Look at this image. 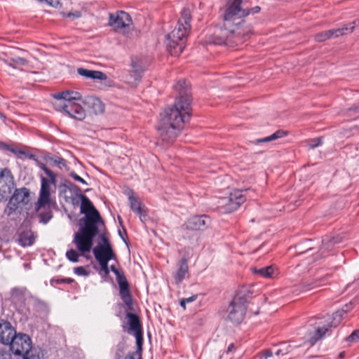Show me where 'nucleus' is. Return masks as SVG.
<instances>
[{"label": "nucleus", "instance_id": "obj_5", "mask_svg": "<svg viewBox=\"0 0 359 359\" xmlns=\"http://www.w3.org/2000/svg\"><path fill=\"white\" fill-rule=\"evenodd\" d=\"M55 109L63 111L69 117L78 121H83L86 116L85 109L76 101L81 100V95L76 91L66 90L54 94Z\"/></svg>", "mask_w": 359, "mask_h": 359}, {"label": "nucleus", "instance_id": "obj_40", "mask_svg": "<svg viewBox=\"0 0 359 359\" xmlns=\"http://www.w3.org/2000/svg\"><path fill=\"white\" fill-rule=\"evenodd\" d=\"M359 340V330H355L352 332L351 335H349L346 338V341L348 342H356Z\"/></svg>", "mask_w": 359, "mask_h": 359}, {"label": "nucleus", "instance_id": "obj_16", "mask_svg": "<svg viewBox=\"0 0 359 359\" xmlns=\"http://www.w3.org/2000/svg\"><path fill=\"white\" fill-rule=\"evenodd\" d=\"M16 334L15 329L8 321H0V342L8 344Z\"/></svg>", "mask_w": 359, "mask_h": 359}, {"label": "nucleus", "instance_id": "obj_26", "mask_svg": "<svg viewBox=\"0 0 359 359\" xmlns=\"http://www.w3.org/2000/svg\"><path fill=\"white\" fill-rule=\"evenodd\" d=\"M142 69L140 67L133 65L132 70L130 71L128 76L127 77V82L131 84L135 83L139 81L142 76Z\"/></svg>", "mask_w": 359, "mask_h": 359}, {"label": "nucleus", "instance_id": "obj_24", "mask_svg": "<svg viewBox=\"0 0 359 359\" xmlns=\"http://www.w3.org/2000/svg\"><path fill=\"white\" fill-rule=\"evenodd\" d=\"M253 272L262 278H273L277 276V270L273 266H268L260 269H254Z\"/></svg>", "mask_w": 359, "mask_h": 359}, {"label": "nucleus", "instance_id": "obj_34", "mask_svg": "<svg viewBox=\"0 0 359 359\" xmlns=\"http://www.w3.org/2000/svg\"><path fill=\"white\" fill-rule=\"evenodd\" d=\"M67 258L72 262H79V253L73 249L67 250L66 252Z\"/></svg>", "mask_w": 359, "mask_h": 359}, {"label": "nucleus", "instance_id": "obj_1", "mask_svg": "<svg viewBox=\"0 0 359 359\" xmlns=\"http://www.w3.org/2000/svg\"><path fill=\"white\" fill-rule=\"evenodd\" d=\"M174 88L179 96L175 104L165 110L161 114L162 118L158 126V130L163 142L169 144L172 143L181 131L183 123L190 118L189 109L191 106V97L190 85L186 80H180Z\"/></svg>", "mask_w": 359, "mask_h": 359}, {"label": "nucleus", "instance_id": "obj_29", "mask_svg": "<svg viewBox=\"0 0 359 359\" xmlns=\"http://www.w3.org/2000/svg\"><path fill=\"white\" fill-rule=\"evenodd\" d=\"M119 294L123 302L130 306L132 304V298L129 290V285L119 287Z\"/></svg>", "mask_w": 359, "mask_h": 359}, {"label": "nucleus", "instance_id": "obj_49", "mask_svg": "<svg viewBox=\"0 0 359 359\" xmlns=\"http://www.w3.org/2000/svg\"><path fill=\"white\" fill-rule=\"evenodd\" d=\"M125 359H142L140 358V353H130L128 354Z\"/></svg>", "mask_w": 359, "mask_h": 359}, {"label": "nucleus", "instance_id": "obj_25", "mask_svg": "<svg viewBox=\"0 0 359 359\" xmlns=\"http://www.w3.org/2000/svg\"><path fill=\"white\" fill-rule=\"evenodd\" d=\"M18 243L22 247L31 246L34 243V237L32 231H22L18 239Z\"/></svg>", "mask_w": 359, "mask_h": 359}, {"label": "nucleus", "instance_id": "obj_51", "mask_svg": "<svg viewBox=\"0 0 359 359\" xmlns=\"http://www.w3.org/2000/svg\"><path fill=\"white\" fill-rule=\"evenodd\" d=\"M116 359H121V358L122 357V355L123 356L124 355V348H118V351L116 352Z\"/></svg>", "mask_w": 359, "mask_h": 359}, {"label": "nucleus", "instance_id": "obj_50", "mask_svg": "<svg viewBox=\"0 0 359 359\" xmlns=\"http://www.w3.org/2000/svg\"><path fill=\"white\" fill-rule=\"evenodd\" d=\"M262 354L265 359H268L273 356V352L271 350H265L263 351Z\"/></svg>", "mask_w": 359, "mask_h": 359}, {"label": "nucleus", "instance_id": "obj_17", "mask_svg": "<svg viewBox=\"0 0 359 359\" xmlns=\"http://www.w3.org/2000/svg\"><path fill=\"white\" fill-rule=\"evenodd\" d=\"M83 102L92 113L96 115L102 114L104 111V104L96 97L88 96L84 99Z\"/></svg>", "mask_w": 359, "mask_h": 359}, {"label": "nucleus", "instance_id": "obj_2", "mask_svg": "<svg viewBox=\"0 0 359 359\" xmlns=\"http://www.w3.org/2000/svg\"><path fill=\"white\" fill-rule=\"evenodd\" d=\"M241 4L242 0H227L223 25L216 27L213 34L207 39L208 43L237 45L245 39V36L250 32V29H243V18L250 14V11L243 8Z\"/></svg>", "mask_w": 359, "mask_h": 359}, {"label": "nucleus", "instance_id": "obj_57", "mask_svg": "<svg viewBox=\"0 0 359 359\" xmlns=\"http://www.w3.org/2000/svg\"><path fill=\"white\" fill-rule=\"evenodd\" d=\"M234 348H235V346H234L233 344H229L228 346V348H227V353L231 352Z\"/></svg>", "mask_w": 359, "mask_h": 359}, {"label": "nucleus", "instance_id": "obj_3", "mask_svg": "<svg viewBox=\"0 0 359 359\" xmlns=\"http://www.w3.org/2000/svg\"><path fill=\"white\" fill-rule=\"evenodd\" d=\"M81 213L85 216L79 221V229L74 233L73 243L82 254L89 252L93 245L94 238L104 229V220L89 198L81 195Z\"/></svg>", "mask_w": 359, "mask_h": 359}, {"label": "nucleus", "instance_id": "obj_32", "mask_svg": "<svg viewBox=\"0 0 359 359\" xmlns=\"http://www.w3.org/2000/svg\"><path fill=\"white\" fill-rule=\"evenodd\" d=\"M54 165H57L60 169L67 168V161L61 157H50L48 158Z\"/></svg>", "mask_w": 359, "mask_h": 359}, {"label": "nucleus", "instance_id": "obj_37", "mask_svg": "<svg viewBox=\"0 0 359 359\" xmlns=\"http://www.w3.org/2000/svg\"><path fill=\"white\" fill-rule=\"evenodd\" d=\"M22 359H41L39 351L36 350L31 351L22 355Z\"/></svg>", "mask_w": 359, "mask_h": 359}, {"label": "nucleus", "instance_id": "obj_18", "mask_svg": "<svg viewBox=\"0 0 359 359\" xmlns=\"http://www.w3.org/2000/svg\"><path fill=\"white\" fill-rule=\"evenodd\" d=\"M189 273V266L187 260L182 258L177 263V269L173 273V278L176 284H180L186 278Z\"/></svg>", "mask_w": 359, "mask_h": 359}, {"label": "nucleus", "instance_id": "obj_28", "mask_svg": "<svg viewBox=\"0 0 359 359\" xmlns=\"http://www.w3.org/2000/svg\"><path fill=\"white\" fill-rule=\"evenodd\" d=\"M341 239L339 236L337 237H332L330 238L329 236H326L323 237L322 243H323V247L322 250H329L331 248L334 246V245L337 243H339L341 242Z\"/></svg>", "mask_w": 359, "mask_h": 359}, {"label": "nucleus", "instance_id": "obj_62", "mask_svg": "<svg viewBox=\"0 0 359 359\" xmlns=\"http://www.w3.org/2000/svg\"><path fill=\"white\" fill-rule=\"evenodd\" d=\"M72 280H71V279H68V280H67V282H68V283H70V282H72Z\"/></svg>", "mask_w": 359, "mask_h": 359}, {"label": "nucleus", "instance_id": "obj_23", "mask_svg": "<svg viewBox=\"0 0 359 359\" xmlns=\"http://www.w3.org/2000/svg\"><path fill=\"white\" fill-rule=\"evenodd\" d=\"M126 317L128 319V324L130 326V329L128 331L129 333H131V332H133L134 334L135 333H139L142 332L140 319L136 314L128 313L126 314Z\"/></svg>", "mask_w": 359, "mask_h": 359}, {"label": "nucleus", "instance_id": "obj_43", "mask_svg": "<svg viewBox=\"0 0 359 359\" xmlns=\"http://www.w3.org/2000/svg\"><path fill=\"white\" fill-rule=\"evenodd\" d=\"M108 262H109V261L98 262L101 266V270L107 276L109 273V268L108 266Z\"/></svg>", "mask_w": 359, "mask_h": 359}, {"label": "nucleus", "instance_id": "obj_45", "mask_svg": "<svg viewBox=\"0 0 359 359\" xmlns=\"http://www.w3.org/2000/svg\"><path fill=\"white\" fill-rule=\"evenodd\" d=\"M284 355L289 353L291 351L292 346L286 343H282L280 345Z\"/></svg>", "mask_w": 359, "mask_h": 359}, {"label": "nucleus", "instance_id": "obj_53", "mask_svg": "<svg viewBox=\"0 0 359 359\" xmlns=\"http://www.w3.org/2000/svg\"><path fill=\"white\" fill-rule=\"evenodd\" d=\"M24 156H25L27 158H29V159H32L33 161H34L36 162V161L38 159L35 155L34 154H28V153H26V154H23Z\"/></svg>", "mask_w": 359, "mask_h": 359}, {"label": "nucleus", "instance_id": "obj_30", "mask_svg": "<svg viewBox=\"0 0 359 359\" xmlns=\"http://www.w3.org/2000/svg\"><path fill=\"white\" fill-rule=\"evenodd\" d=\"M5 62L13 68H17L18 66L25 65L27 64V60L20 57H12L9 60H5Z\"/></svg>", "mask_w": 359, "mask_h": 359}, {"label": "nucleus", "instance_id": "obj_48", "mask_svg": "<svg viewBox=\"0 0 359 359\" xmlns=\"http://www.w3.org/2000/svg\"><path fill=\"white\" fill-rule=\"evenodd\" d=\"M6 149L11 151L12 153H13L14 154H26V152L22 151V150H20V149H15V148H13V147H11L9 146H6Z\"/></svg>", "mask_w": 359, "mask_h": 359}, {"label": "nucleus", "instance_id": "obj_44", "mask_svg": "<svg viewBox=\"0 0 359 359\" xmlns=\"http://www.w3.org/2000/svg\"><path fill=\"white\" fill-rule=\"evenodd\" d=\"M134 335L136 338L137 346H142V345H143V333H142V332H139V333H135Z\"/></svg>", "mask_w": 359, "mask_h": 359}, {"label": "nucleus", "instance_id": "obj_54", "mask_svg": "<svg viewBox=\"0 0 359 359\" xmlns=\"http://www.w3.org/2000/svg\"><path fill=\"white\" fill-rule=\"evenodd\" d=\"M261 8L259 6H255L253 7L252 8H251L250 11V13H257L260 11Z\"/></svg>", "mask_w": 359, "mask_h": 359}, {"label": "nucleus", "instance_id": "obj_33", "mask_svg": "<svg viewBox=\"0 0 359 359\" xmlns=\"http://www.w3.org/2000/svg\"><path fill=\"white\" fill-rule=\"evenodd\" d=\"M331 38V32L330 30L319 32L315 36L316 41L318 42H323Z\"/></svg>", "mask_w": 359, "mask_h": 359}, {"label": "nucleus", "instance_id": "obj_4", "mask_svg": "<svg viewBox=\"0 0 359 359\" xmlns=\"http://www.w3.org/2000/svg\"><path fill=\"white\" fill-rule=\"evenodd\" d=\"M190 20L189 9L184 8L181 12L177 26L167 36V49L170 55L178 56L184 48L187 36L191 29Z\"/></svg>", "mask_w": 359, "mask_h": 359}, {"label": "nucleus", "instance_id": "obj_47", "mask_svg": "<svg viewBox=\"0 0 359 359\" xmlns=\"http://www.w3.org/2000/svg\"><path fill=\"white\" fill-rule=\"evenodd\" d=\"M70 176L76 181L79 182L83 184H87V182L79 175H78L76 172H72L70 173Z\"/></svg>", "mask_w": 359, "mask_h": 359}, {"label": "nucleus", "instance_id": "obj_14", "mask_svg": "<svg viewBox=\"0 0 359 359\" xmlns=\"http://www.w3.org/2000/svg\"><path fill=\"white\" fill-rule=\"evenodd\" d=\"M13 177L8 169L0 172V196L5 197L11 192L13 186Z\"/></svg>", "mask_w": 359, "mask_h": 359}, {"label": "nucleus", "instance_id": "obj_35", "mask_svg": "<svg viewBox=\"0 0 359 359\" xmlns=\"http://www.w3.org/2000/svg\"><path fill=\"white\" fill-rule=\"evenodd\" d=\"M116 280H117L119 287H126V286L129 285L126 276L121 272L119 273H118L116 276Z\"/></svg>", "mask_w": 359, "mask_h": 359}, {"label": "nucleus", "instance_id": "obj_10", "mask_svg": "<svg viewBox=\"0 0 359 359\" xmlns=\"http://www.w3.org/2000/svg\"><path fill=\"white\" fill-rule=\"evenodd\" d=\"M245 200L246 198L243 194V191L236 190L231 193L227 198L222 200V205L220 207L221 211L225 213L235 211Z\"/></svg>", "mask_w": 359, "mask_h": 359}, {"label": "nucleus", "instance_id": "obj_9", "mask_svg": "<svg viewBox=\"0 0 359 359\" xmlns=\"http://www.w3.org/2000/svg\"><path fill=\"white\" fill-rule=\"evenodd\" d=\"M8 344L10 345V351L18 355L22 356L34 350L32 349L30 337L25 334H15Z\"/></svg>", "mask_w": 359, "mask_h": 359}, {"label": "nucleus", "instance_id": "obj_55", "mask_svg": "<svg viewBox=\"0 0 359 359\" xmlns=\"http://www.w3.org/2000/svg\"><path fill=\"white\" fill-rule=\"evenodd\" d=\"M111 271L112 272H114L115 273V275L116 276L118 273H120V271L116 268L115 266L114 265H111L109 268V271Z\"/></svg>", "mask_w": 359, "mask_h": 359}, {"label": "nucleus", "instance_id": "obj_27", "mask_svg": "<svg viewBox=\"0 0 359 359\" xmlns=\"http://www.w3.org/2000/svg\"><path fill=\"white\" fill-rule=\"evenodd\" d=\"M286 135H287L286 131H284L282 130H278L273 134H272L266 137L256 140L255 141V143L259 144V143L271 142V141L277 140L278 138L283 137L285 136Z\"/></svg>", "mask_w": 359, "mask_h": 359}, {"label": "nucleus", "instance_id": "obj_42", "mask_svg": "<svg viewBox=\"0 0 359 359\" xmlns=\"http://www.w3.org/2000/svg\"><path fill=\"white\" fill-rule=\"evenodd\" d=\"M0 359H11V355L8 351L0 348Z\"/></svg>", "mask_w": 359, "mask_h": 359}, {"label": "nucleus", "instance_id": "obj_12", "mask_svg": "<svg viewBox=\"0 0 359 359\" xmlns=\"http://www.w3.org/2000/svg\"><path fill=\"white\" fill-rule=\"evenodd\" d=\"M210 224V219L205 215L190 217L183 225L182 229L199 231L205 229Z\"/></svg>", "mask_w": 359, "mask_h": 359}, {"label": "nucleus", "instance_id": "obj_60", "mask_svg": "<svg viewBox=\"0 0 359 359\" xmlns=\"http://www.w3.org/2000/svg\"><path fill=\"white\" fill-rule=\"evenodd\" d=\"M5 118H6V116L2 113H0V118L4 120Z\"/></svg>", "mask_w": 359, "mask_h": 359}, {"label": "nucleus", "instance_id": "obj_61", "mask_svg": "<svg viewBox=\"0 0 359 359\" xmlns=\"http://www.w3.org/2000/svg\"><path fill=\"white\" fill-rule=\"evenodd\" d=\"M24 266H25V267L28 268L29 264H24Z\"/></svg>", "mask_w": 359, "mask_h": 359}, {"label": "nucleus", "instance_id": "obj_21", "mask_svg": "<svg viewBox=\"0 0 359 359\" xmlns=\"http://www.w3.org/2000/svg\"><path fill=\"white\" fill-rule=\"evenodd\" d=\"M77 72L79 75L87 78V79H92L94 80H106L107 79V75L100 71H95V70H90L84 68H79L77 69Z\"/></svg>", "mask_w": 359, "mask_h": 359}, {"label": "nucleus", "instance_id": "obj_39", "mask_svg": "<svg viewBox=\"0 0 359 359\" xmlns=\"http://www.w3.org/2000/svg\"><path fill=\"white\" fill-rule=\"evenodd\" d=\"M74 271L79 276H87L89 275V272L86 270L83 266H77L74 269Z\"/></svg>", "mask_w": 359, "mask_h": 359}, {"label": "nucleus", "instance_id": "obj_56", "mask_svg": "<svg viewBox=\"0 0 359 359\" xmlns=\"http://www.w3.org/2000/svg\"><path fill=\"white\" fill-rule=\"evenodd\" d=\"M275 354H276V355H277V356H278V355H284V354H283V351H282V349H281V348H280V347L278 349H277V350L276 351Z\"/></svg>", "mask_w": 359, "mask_h": 359}, {"label": "nucleus", "instance_id": "obj_7", "mask_svg": "<svg viewBox=\"0 0 359 359\" xmlns=\"http://www.w3.org/2000/svg\"><path fill=\"white\" fill-rule=\"evenodd\" d=\"M41 188L38 198V207L40 208L44 205L50 204V195L55 192L57 186V174L54 175V180L51 177L41 175Z\"/></svg>", "mask_w": 359, "mask_h": 359}, {"label": "nucleus", "instance_id": "obj_41", "mask_svg": "<svg viewBox=\"0 0 359 359\" xmlns=\"http://www.w3.org/2000/svg\"><path fill=\"white\" fill-rule=\"evenodd\" d=\"M100 239L102 241V244H99L97 246H111L109 239L106 236L104 233H101L100 235Z\"/></svg>", "mask_w": 359, "mask_h": 359}, {"label": "nucleus", "instance_id": "obj_20", "mask_svg": "<svg viewBox=\"0 0 359 359\" xmlns=\"http://www.w3.org/2000/svg\"><path fill=\"white\" fill-rule=\"evenodd\" d=\"M27 289L25 287H14L11 292L12 302L18 306L25 303Z\"/></svg>", "mask_w": 359, "mask_h": 359}, {"label": "nucleus", "instance_id": "obj_13", "mask_svg": "<svg viewBox=\"0 0 359 359\" xmlns=\"http://www.w3.org/2000/svg\"><path fill=\"white\" fill-rule=\"evenodd\" d=\"M29 191L27 188L17 189L11 198L8 208L11 211H15L20 204H27L29 202Z\"/></svg>", "mask_w": 359, "mask_h": 359}, {"label": "nucleus", "instance_id": "obj_52", "mask_svg": "<svg viewBox=\"0 0 359 359\" xmlns=\"http://www.w3.org/2000/svg\"><path fill=\"white\" fill-rule=\"evenodd\" d=\"M197 298V295H192L191 297H189L188 298H184V300L186 303H191L194 301H195Z\"/></svg>", "mask_w": 359, "mask_h": 359}, {"label": "nucleus", "instance_id": "obj_11", "mask_svg": "<svg viewBox=\"0 0 359 359\" xmlns=\"http://www.w3.org/2000/svg\"><path fill=\"white\" fill-rule=\"evenodd\" d=\"M245 301L241 297H236L231 302L229 308L228 318L233 323L239 324L244 318L246 311Z\"/></svg>", "mask_w": 359, "mask_h": 359}, {"label": "nucleus", "instance_id": "obj_58", "mask_svg": "<svg viewBox=\"0 0 359 359\" xmlns=\"http://www.w3.org/2000/svg\"><path fill=\"white\" fill-rule=\"evenodd\" d=\"M142 351V346H137V351L135 352H133V353H139L141 354Z\"/></svg>", "mask_w": 359, "mask_h": 359}, {"label": "nucleus", "instance_id": "obj_59", "mask_svg": "<svg viewBox=\"0 0 359 359\" xmlns=\"http://www.w3.org/2000/svg\"><path fill=\"white\" fill-rule=\"evenodd\" d=\"M186 302L184 300V299H181L180 301V305L181 306H182L184 309H186Z\"/></svg>", "mask_w": 359, "mask_h": 359}, {"label": "nucleus", "instance_id": "obj_8", "mask_svg": "<svg viewBox=\"0 0 359 359\" xmlns=\"http://www.w3.org/2000/svg\"><path fill=\"white\" fill-rule=\"evenodd\" d=\"M109 25L116 32L126 34L132 27V18L128 13L118 11L109 15Z\"/></svg>", "mask_w": 359, "mask_h": 359}, {"label": "nucleus", "instance_id": "obj_63", "mask_svg": "<svg viewBox=\"0 0 359 359\" xmlns=\"http://www.w3.org/2000/svg\"><path fill=\"white\" fill-rule=\"evenodd\" d=\"M343 355H344V353H340V357H343Z\"/></svg>", "mask_w": 359, "mask_h": 359}, {"label": "nucleus", "instance_id": "obj_15", "mask_svg": "<svg viewBox=\"0 0 359 359\" xmlns=\"http://www.w3.org/2000/svg\"><path fill=\"white\" fill-rule=\"evenodd\" d=\"M93 252L98 262L109 261L116 257L111 246H96Z\"/></svg>", "mask_w": 359, "mask_h": 359}, {"label": "nucleus", "instance_id": "obj_36", "mask_svg": "<svg viewBox=\"0 0 359 359\" xmlns=\"http://www.w3.org/2000/svg\"><path fill=\"white\" fill-rule=\"evenodd\" d=\"M321 144L322 139L320 137L313 138L308 140V147L311 149H313Z\"/></svg>", "mask_w": 359, "mask_h": 359}, {"label": "nucleus", "instance_id": "obj_19", "mask_svg": "<svg viewBox=\"0 0 359 359\" xmlns=\"http://www.w3.org/2000/svg\"><path fill=\"white\" fill-rule=\"evenodd\" d=\"M131 210L138 215L140 220L143 222L147 219V210L144 205L134 196L129 197Z\"/></svg>", "mask_w": 359, "mask_h": 359}, {"label": "nucleus", "instance_id": "obj_38", "mask_svg": "<svg viewBox=\"0 0 359 359\" xmlns=\"http://www.w3.org/2000/svg\"><path fill=\"white\" fill-rule=\"evenodd\" d=\"M356 24V21H353V22L348 24V25H344L341 27H340L341 30L344 33V34H346L347 33H351L353 32L355 28V25Z\"/></svg>", "mask_w": 359, "mask_h": 359}, {"label": "nucleus", "instance_id": "obj_31", "mask_svg": "<svg viewBox=\"0 0 359 359\" xmlns=\"http://www.w3.org/2000/svg\"><path fill=\"white\" fill-rule=\"evenodd\" d=\"M36 164L39 168H41L42 170L44 171V172L47 175V177H51V179L53 180L52 181L54 180V175H55V173L54 172H53L44 163H43L41 161H39L38 159L36 161Z\"/></svg>", "mask_w": 359, "mask_h": 359}, {"label": "nucleus", "instance_id": "obj_22", "mask_svg": "<svg viewBox=\"0 0 359 359\" xmlns=\"http://www.w3.org/2000/svg\"><path fill=\"white\" fill-rule=\"evenodd\" d=\"M36 211L38 217H39L40 222L47 224L53 217L52 210H50V205H44L40 208L38 207V201L35 206Z\"/></svg>", "mask_w": 359, "mask_h": 359}, {"label": "nucleus", "instance_id": "obj_6", "mask_svg": "<svg viewBox=\"0 0 359 359\" xmlns=\"http://www.w3.org/2000/svg\"><path fill=\"white\" fill-rule=\"evenodd\" d=\"M352 303L346 304L341 310L334 313L332 316L327 315L324 319H320L316 323V326L309 330L307 341L313 346L319 339L323 337L330 328L338 326L344 318V315L352 309Z\"/></svg>", "mask_w": 359, "mask_h": 359}, {"label": "nucleus", "instance_id": "obj_46", "mask_svg": "<svg viewBox=\"0 0 359 359\" xmlns=\"http://www.w3.org/2000/svg\"><path fill=\"white\" fill-rule=\"evenodd\" d=\"M331 32V36L332 37H339L340 36L344 35L340 27L337 29H330Z\"/></svg>", "mask_w": 359, "mask_h": 359}]
</instances>
